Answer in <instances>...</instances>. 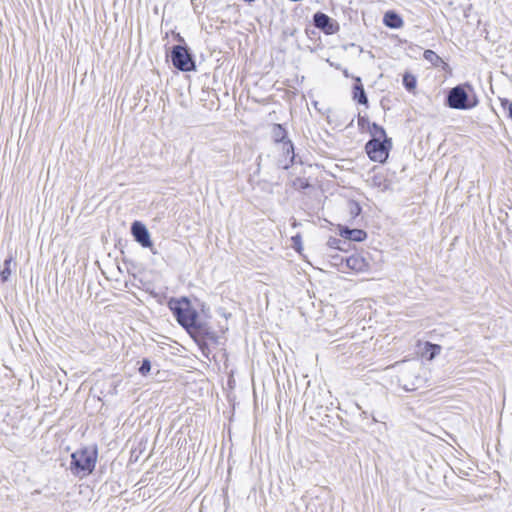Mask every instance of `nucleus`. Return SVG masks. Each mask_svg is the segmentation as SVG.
<instances>
[{
	"label": "nucleus",
	"instance_id": "f257e3e1",
	"mask_svg": "<svg viewBox=\"0 0 512 512\" xmlns=\"http://www.w3.org/2000/svg\"><path fill=\"white\" fill-rule=\"evenodd\" d=\"M167 307L171 311L178 325L188 334L205 330L211 326L209 322L201 320L199 311L195 308L192 299L188 296L170 297Z\"/></svg>",
	"mask_w": 512,
	"mask_h": 512
},
{
	"label": "nucleus",
	"instance_id": "f03ea898",
	"mask_svg": "<svg viewBox=\"0 0 512 512\" xmlns=\"http://www.w3.org/2000/svg\"><path fill=\"white\" fill-rule=\"evenodd\" d=\"M478 104V95L470 82L457 84L445 92L444 105L450 109L467 111Z\"/></svg>",
	"mask_w": 512,
	"mask_h": 512
},
{
	"label": "nucleus",
	"instance_id": "7ed1b4c3",
	"mask_svg": "<svg viewBox=\"0 0 512 512\" xmlns=\"http://www.w3.org/2000/svg\"><path fill=\"white\" fill-rule=\"evenodd\" d=\"M98 458V447L84 446L71 454L69 469L74 476L84 477L90 475L96 466Z\"/></svg>",
	"mask_w": 512,
	"mask_h": 512
},
{
	"label": "nucleus",
	"instance_id": "20e7f679",
	"mask_svg": "<svg viewBox=\"0 0 512 512\" xmlns=\"http://www.w3.org/2000/svg\"><path fill=\"white\" fill-rule=\"evenodd\" d=\"M173 67L182 72L196 71L195 55L188 45L176 44L166 51Z\"/></svg>",
	"mask_w": 512,
	"mask_h": 512
},
{
	"label": "nucleus",
	"instance_id": "39448f33",
	"mask_svg": "<svg viewBox=\"0 0 512 512\" xmlns=\"http://www.w3.org/2000/svg\"><path fill=\"white\" fill-rule=\"evenodd\" d=\"M393 148L392 139H369L364 145V151L372 162L385 164Z\"/></svg>",
	"mask_w": 512,
	"mask_h": 512
},
{
	"label": "nucleus",
	"instance_id": "423d86ee",
	"mask_svg": "<svg viewBox=\"0 0 512 512\" xmlns=\"http://www.w3.org/2000/svg\"><path fill=\"white\" fill-rule=\"evenodd\" d=\"M190 338L195 342L201 351L202 355L210 359L211 349L209 344L211 343L214 346H218L221 344L220 336L213 329L212 326L205 328V330L198 331L195 334L189 335Z\"/></svg>",
	"mask_w": 512,
	"mask_h": 512
},
{
	"label": "nucleus",
	"instance_id": "0eeeda50",
	"mask_svg": "<svg viewBox=\"0 0 512 512\" xmlns=\"http://www.w3.org/2000/svg\"><path fill=\"white\" fill-rule=\"evenodd\" d=\"M312 24L325 35H333L340 29L339 23L322 11H317L313 14Z\"/></svg>",
	"mask_w": 512,
	"mask_h": 512
},
{
	"label": "nucleus",
	"instance_id": "6e6552de",
	"mask_svg": "<svg viewBox=\"0 0 512 512\" xmlns=\"http://www.w3.org/2000/svg\"><path fill=\"white\" fill-rule=\"evenodd\" d=\"M130 231L134 240L138 244H140L143 248H149L153 254H156V252L153 250V241L151 240L150 232L142 221H133Z\"/></svg>",
	"mask_w": 512,
	"mask_h": 512
},
{
	"label": "nucleus",
	"instance_id": "1a4fd4ad",
	"mask_svg": "<svg viewBox=\"0 0 512 512\" xmlns=\"http://www.w3.org/2000/svg\"><path fill=\"white\" fill-rule=\"evenodd\" d=\"M338 234L345 241L351 242H364L368 234L365 230L360 228H350L347 225L338 224Z\"/></svg>",
	"mask_w": 512,
	"mask_h": 512
},
{
	"label": "nucleus",
	"instance_id": "9d476101",
	"mask_svg": "<svg viewBox=\"0 0 512 512\" xmlns=\"http://www.w3.org/2000/svg\"><path fill=\"white\" fill-rule=\"evenodd\" d=\"M345 267L356 273H362L369 270L370 264L364 256L354 253L345 258Z\"/></svg>",
	"mask_w": 512,
	"mask_h": 512
},
{
	"label": "nucleus",
	"instance_id": "9b49d317",
	"mask_svg": "<svg viewBox=\"0 0 512 512\" xmlns=\"http://www.w3.org/2000/svg\"><path fill=\"white\" fill-rule=\"evenodd\" d=\"M354 83L352 85V100L359 105L369 106L368 96L366 94L362 79L359 76L352 77Z\"/></svg>",
	"mask_w": 512,
	"mask_h": 512
},
{
	"label": "nucleus",
	"instance_id": "f8f14e48",
	"mask_svg": "<svg viewBox=\"0 0 512 512\" xmlns=\"http://www.w3.org/2000/svg\"><path fill=\"white\" fill-rule=\"evenodd\" d=\"M16 251L12 252L11 250L8 252L7 258L3 262L2 269L0 270V282L2 284L9 281L12 272L16 269Z\"/></svg>",
	"mask_w": 512,
	"mask_h": 512
},
{
	"label": "nucleus",
	"instance_id": "ddd939ff",
	"mask_svg": "<svg viewBox=\"0 0 512 512\" xmlns=\"http://www.w3.org/2000/svg\"><path fill=\"white\" fill-rule=\"evenodd\" d=\"M271 138L275 145H282L290 141L289 132L284 124L274 123L271 127Z\"/></svg>",
	"mask_w": 512,
	"mask_h": 512
},
{
	"label": "nucleus",
	"instance_id": "4468645a",
	"mask_svg": "<svg viewBox=\"0 0 512 512\" xmlns=\"http://www.w3.org/2000/svg\"><path fill=\"white\" fill-rule=\"evenodd\" d=\"M383 24L390 29H400L404 26V20L395 10H388L384 13Z\"/></svg>",
	"mask_w": 512,
	"mask_h": 512
},
{
	"label": "nucleus",
	"instance_id": "2eb2a0df",
	"mask_svg": "<svg viewBox=\"0 0 512 512\" xmlns=\"http://www.w3.org/2000/svg\"><path fill=\"white\" fill-rule=\"evenodd\" d=\"M423 58L430 62L434 67H441L445 69L448 64L433 50L426 49L423 53Z\"/></svg>",
	"mask_w": 512,
	"mask_h": 512
},
{
	"label": "nucleus",
	"instance_id": "dca6fc26",
	"mask_svg": "<svg viewBox=\"0 0 512 512\" xmlns=\"http://www.w3.org/2000/svg\"><path fill=\"white\" fill-rule=\"evenodd\" d=\"M442 350L441 345L426 341L423 348V356L427 360H433L436 358Z\"/></svg>",
	"mask_w": 512,
	"mask_h": 512
},
{
	"label": "nucleus",
	"instance_id": "f3484780",
	"mask_svg": "<svg viewBox=\"0 0 512 512\" xmlns=\"http://www.w3.org/2000/svg\"><path fill=\"white\" fill-rule=\"evenodd\" d=\"M194 303L195 308H197L199 311L201 320L209 322V319H211L212 317L210 306L206 302L200 300L197 297H194Z\"/></svg>",
	"mask_w": 512,
	"mask_h": 512
},
{
	"label": "nucleus",
	"instance_id": "a211bd4d",
	"mask_svg": "<svg viewBox=\"0 0 512 512\" xmlns=\"http://www.w3.org/2000/svg\"><path fill=\"white\" fill-rule=\"evenodd\" d=\"M368 133L370 134V139H391L388 137L385 128L376 122L372 123Z\"/></svg>",
	"mask_w": 512,
	"mask_h": 512
},
{
	"label": "nucleus",
	"instance_id": "6ab92c4d",
	"mask_svg": "<svg viewBox=\"0 0 512 512\" xmlns=\"http://www.w3.org/2000/svg\"><path fill=\"white\" fill-rule=\"evenodd\" d=\"M327 246L332 249L347 252L351 244L345 241L343 238L338 239L336 237H330L327 241Z\"/></svg>",
	"mask_w": 512,
	"mask_h": 512
},
{
	"label": "nucleus",
	"instance_id": "aec40b11",
	"mask_svg": "<svg viewBox=\"0 0 512 512\" xmlns=\"http://www.w3.org/2000/svg\"><path fill=\"white\" fill-rule=\"evenodd\" d=\"M348 210L350 215L348 222L353 224L354 220L362 213V206L358 201L352 199L348 201Z\"/></svg>",
	"mask_w": 512,
	"mask_h": 512
},
{
	"label": "nucleus",
	"instance_id": "412c9836",
	"mask_svg": "<svg viewBox=\"0 0 512 512\" xmlns=\"http://www.w3.org/2000/svg\"><path fill=\"white\" fill-rule=\"evenodd\" d=\"M402 85L408 92H413L417 86V78L410 72H405L402 76Z\"/></svg>",
	"mask_w": 512,
	"mask_h": 512
},
{
	"label": "nucleus",
	"instance_id": "4be33fe9",
	"mask_svg": "<svg viewBox=\"0 0 512 512\" xmlns=\"http://www.w3.org/2000/svg\"><path fill=\"white\" fill-rule=\"evenodd\" d=\"M302 164V160L299 158V159H296L294 158V156L292 155L291 158H285V157H282L280 156L277 160V168L279 169H282V170H288L290 169L294 164Z\"/></svg>",
	"mask_w": 512,
	"mask_h": 512
},
{
	"label": "nucleus",
	"instance_id": "5701e85b",
	"mask_svg": "<svg viewBox=\"0 0 512 512\" xmlns=\"http://www.w3.org/2000/svg\"><path fill=\"white\" fill-rule=\"evenodd\" d=\"M292 155L294 156V158H298V155L295 153V145L292 142V140L288 142L286 141V143L282 144L280 156L285 158H291Z\"/></svg>",
	"mask_w": 512,
	"mask_h": 512
},
{
	"label": "nucleus",
	"instance_id": "b1692460",
	"mask_svg": "<svg viewBox=\"0 0 512 512\" xmlns=\"http://www.w3.org/2000/svg\"><path fill=\"white\" fill-rule=\"evenodd\" d=\"M138 372L141 376L146 377L151 371L152 364L149 358H142V360L138 361Z\"/></svg>",
	"mask_w": 512,
	"mask_h": 512
},
{
	"label": "nucleus",
	"instance_id": "393cba45",
	"mask_svg": "<svg viewBox=\"0 0 512 512\" xmlns=\"http://www.w3.org/2000/svg\"><path fill=\"white\" fill-rule=\"evenodd\" d=\"M373 122H370L368 115L358 114V129L361 133L368 132Z\"/></svg>",
	"mask_w": 512,
	"mask_h": 512
},
{
	"label": "nucleus",
	"instance_id": "a878e982",
	"mask_svg": "<svg viewBox=\"0 0 512 512\" xmlns=\"http://www.w3.org/2000/svg\"><path fill=\"white\" fill-rule=\"evenodd\" d=\"M291 247L298 253H301L303 250L302 244V235L301 233H297L291 237Z\"/></svg>",
	"mask_w": 512,
	"mask_h": 512
},
{
	"label": "nucleus",
	"instance_id": "bb28decb",
	"mask_svg": "<svg viewBox=\"0 0 512 512\" xmlns=\"http://www.w3.org/2000/svg\"><path fill=\"white\" fill-rule=\"evenodd\" d=\"M318 29L306 27L305 34L311 41H320V34Z\"/></svg>",
	"mask_w": 512,
	"mask_h": 512
},
{
	"label": "nucleus",
	"instance_id": "cd10ccee",
	"mask_svg": "<svg viewBox=\"0 0 512 512\" xmlns=\"http://www.w3.org/2000/svg\"><path fill=\"white\" fill-rule=\"evenodd\" d=\"M293 186L294 187H298L299 189L301 190H306L310 187V183L307 179L305 178H301V177H297L294 181H293Z\"/></svg>",
	"mask_w": 512,
	"mask_h": 512
},
{
	"label": "nucleus",
	"instance_id": "c85d7f7f",
	"mask_svg": "<svg viewBox=\"0 0 512 512\" xmlns=\"http://www.w3.org/2000/svg\"><path fill=\"white\" fill-rule=\"evenodd\" d=\"M331 259L333 260V264L334 265H337V266H345V258L346 257H343V256H340L338 254H335V255H331L330 256Z\"/></svg>",
	"mask_w": 512,
	"mask_h": 512
},
{
	"label": "nucleus",
	"instance_id": "c756f323",
	"mask_svg": "<svg viewBox=\"0 0 512 512\" xmlns=\"http://www.w3.org/2000/svg\"><path fill=\"white\" fill-rule=\"evenodd\" d=\"M173 39L178 42V44L187 45L185 39L178 32H173Z\"/></svg>",
	"mask_w": 512,
	"mask_h": 512
},
{
	"label": "nucleus",
	"instance_id": "7c9ffc66",
	"mask_svg": "<svg viewBox=\"0 0 512 512\" xmlns=\"http://www.w3.org/2000/svg\"><path fill=\"white\" fill-rule=\"evenodd\" d=\"M341 70H342V73H343L344 77H346V78H350V77L352 78L353 77V75H350L348 69L344 68V69H341Z\"/></svg>",
	"mask_w": 512,
	"mask_h": 512
},
{
	"label": "nucleus",
	"instance_id": "2f4dec72",
	"mask_svg": "<svg viewBox=\"0 0 512 512\" xmlns=\"http://www.w3.org/2000/svg\"><path fill=\"white\" fill-rule=\"evenodd\" d=\"M313 105H314V107L317 109V111H318L319 113H321V114H323V115L325 114V112H324L321 108H319V106H318V102H317V101H313Z\"/></svg>",
	"mask_w": 512,
	"mask_h": 512
},
{
	"label": "nucleus",
	"instance_id": "473e14b6",
	"mask_svg": "<svg viewBox=\"0 0 512 512\" xmlns=\"http://www.w3.org/2000/svg\"><path fill=\"white\" fill-rule=\"evenodd\" d=\"M191 4L193 6L194 12L197 13V8H198L197 0H191Z\"/></svg>",
	"mask_w": 512,
	"mask_h": 512
},
{
	"label": "nucleus",
	"instance_id": "72a5a7b5",
	"mask_svg": "<svg viewBox=\"0 0 512 512\" xmlns=\"http://www.w3.org/2000/svg\"><path fill=\"white\" fill-rule=\"evenodd\" d=\"M330 65H331V66H333V67H335V68H336V69H338V70H341V69H342V67H341V65H340V64H333L332 62H330Z\"/></svg>",
	"mask_w": 512,
	"mask_h": 512
},
{
	"label": "nucleus",
	"instance_id": "f704fd0d",
	"mask_svg": "<svg viewBox=\"0 0 512 512\" xmlns=\"http://www.w3.org/2000/svg\"><path fill=\"white\" fill-rule=\"evenodd\" d=\"M221 314H222L225 318H228V317H230V316H231V313H226L225 311H223Z\"/></svg>",
	"mask_w": 512,
	"mask_h": 512
},
{
	"label": "nucleus",
	"instance_id": "c9c22d12",
	"mask_svg": "<svg viewBox=\"0 0 512 512\" xmlns=\"http://www.w3.org/2000/svg\"><path fill=\"white\" fill-rule=\"evenodd\" d=\"M298 225H299V223H297V221L294 219V220H293V223H292V226H293V227H297Z\"/></svg>",
	"mask_w": 512,
	"mask_h": 512
},
{
	"label": "nucleus",
	"instance_id": "e433bc0d",
	"mask_svg": "<svg viewBox=\"0 0 512 512\" xmlns=\"http://www.w3.org/2000/svg\"><path fill=\"white\" fill-rule=\"evenodd\" d=\"M259 171H260V162H258V164H257V170L255 173H258Z\"/></svg>",
	"mask_w": 512,
	"mask_h": 512
},
{
	"label": "nucleus",
	"instance_id": "4c0bfd02",
	"mask_svg": "<svg viewBox=\"0 0 512 512\" xmlns=\"http://www.w3.org/2000/svg\"><path fill=\"white\" fill-rule=\"evenodd\" d=\"M227 330H228V327H225V328H224V327H221V331H222L223 333H224L225 331H227Z\"/></svg>",
	"mask_w": 512,
	"mask_h": 512
},
{
	"label": "nucleus",
	"instance_id": "58836bf2",
	"mask_svg": "<svg viewBox=\"0 0 512 512\" xmlns=\"http://www.w3.org/2000/svg\"><path fill=\"white\" fill-rule=\"evenodd\" d=\"M374 181H375V183H376V182H379V179H377V177H374ZM376 184H377V185H380V183H376Z\"/></svg>",
	"mask_w": 512,
	"mask_h": 512
},
{
	"label": "nucleus",
	"instance_id": "ea45409f",
	"mask_svg": "<svg viewBox=\"0 0 512 512\" xmlns=\"http://www.w3.org/2000/svg\"><path fill=\"white\" fill-rule=\"evenodd\" d=\"M374 181H375V183H376V182H379V179H377V177H374ZM376 184H377V185H380V183H376Z\"/></svg>",
	"mask_w": 512,
	"mask_h": 512
},
{
	"label": "nucleus",
	"instance_id": "a19ab883",
	"mask_svg": "<svg viewBox=\"0 0 512 512\" xmlns=\"http://www.w3.org/2000/svg\"><path fill=\"white\" fill-rule=\"evenodd\" d=\"M353 122H354V120L352 119V120H351V122H350V124H349L348 126H352V125H353Z\"/></svg>",
	"mask_w": 512,
	"mask_h": 512
}]
</instances>
